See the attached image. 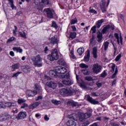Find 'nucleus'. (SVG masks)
<instances>
[{"label":"nucleus","mask_w":126,"mask_h":126,"mask_svg":"<svg viewBox=\"0 0 126 126\" xmlns=\"http://www.w3.org/2000/svg\"><path fill=\"white\" fill-rule=\"evenodd\" d=\"M67 69L63 66H58L55 68V70H50L49 71V75L51 77H56L59 76V74H64L67 72Z\"/></svg>","instance_id":"obj_1"},{"label":"nucleus","mask_w":126,"mask_h":126,"mask_svg":"<svg viewBox=\"0 0 126 126\" xmlns=\"http://www.w3.org/2000/svg\"><path fill=\"white\" fill-rule=\"evenodd\" d=\"M77 92V90L73 89H62L60 91L61 95L63 96H71L72 95H75Z\"/></svg>","instance_id":"obj_2"},{"label":"nucleus","mask_w":126,"mask_h":126,"mask_svg":"<svg viewBox=\"0 0 126 126\" xmlns=\"http://www.w3.org/2000/svg\"><path fill=\"white\" fill-rule=\"evenodd\" d=\"M68 118L70 119L67 123V126H76V123L74 121H77L78 120V115L73 113L72 115H69ZM73 120L74 121H73Z\"/></svg>","instance_id":"obj_3"},{"label":"nucleus","mask_w":126,"mask_h":126,"mask_svg":"<svg viewBox=\"0 0 126 126\" xmlns=\"http://www.w3.org/2000/svg\"><path fill=\"white\" fill-rule=\"evenodd\" d=\"M31 60L35 66H37V67H41L42 66V61L43 59L39 55L32 57Z\"/></svg>","instance_id":"obj_4"},{"label":"nucleus","mask_w":126,"mask_h":126,"mask_svg":"<svg viewBox=\"0 0 126 126\" xmlns=\"http://www.w3.org/2000/svg\"><path fill=\"white\" fill-rule=\"evenodd\" d=\"M59 53L58 50L55 49L52 51L51 54L48 56V60L50 62H54V61H58L59 60Z\"/></svg>","instance_id":"obj_5"},{"label":"nucleus","mask_w":126,"mask_h":126,"mask_svg":"<svg viewBox=\"0 0 126 126\" xmlns=\"http://www.w3.org/2000/svg\"><path fill=\"white\" fill-rule=\"evenodd\" d=\"M101 69L102 67L101 65H99L98 63H95L93 65V72L94 73H95L96 74H98V73L101 71Z\"/></svg>","instance_id":"obj_6"},{"label":"nucleus","mask_w":126,"mask_h":126,"mask_svg":"<svg viewBox=\"0 0 126 126\" xmlns=\"http://www.w3.org/2000/svg\"><path fill=\"white\" fill-rule=\"evenodd\" d=\"M44 11L46 13L47 17L48 18H54V14H53V12L50 9V8H45Z\"/></svg>","instance_id":"obj_7"},{"label":"nucleus","mask_w":126,"mask_h":126,"mask_svg":"<svg viewBox=\"0 0 126 126\" xmlns=\"http://www.w3.org/2000/svg\"><path fill=\"white\" fill-rule=\"evenodd\" d=\"M100 9L103 13L107 11L106 7V0H102L100 3Z\"/></svg>","instance_id":"obj_8"},{"label":"nucleus","mask_w":126,"mask_h":126,"mask_svg":"<svg viewBox=\"0 0 126 126\" xmlns=\"http://www.w3.org/2000/svg\"><path fill=\"white\" fill-rule=\"evenodd\" d=\"M27 117V114L25 111H21L19 112L18 116H17V119L18 120H23V119H25Z\"/></svg>","instance_id":"obj_9"},{"label":"nucleus","mask_w":126,"mask_h":126,"mask_svg":"<svg viewBox=\"0 0 126 126\" xmlns=\"http://www.w3.org/2000/svg\"><path fill=\"white\" fill-rule=\"evenodd\" d=\"M26 94L29 97H34L37 94V91L35 90H28L26 91Z\"/></svg>","instance_id":"obj_10"},{"label":"nucleus","mask_w":126,"mask_h":126,"mask_svg":"<svg viewBox=\"0 0 126 126\" xmlns=\"http://www.w3.org/2000/svg\"><path fill=\"white\" fill-rule=\"evenodd\" d=\"M87 100L90 103L94 105L99 104V101H96L95 99H93V98L91 97L90 95H87Z\"/></svg>","instance_id":"obj_11"},{"label":"nucleus","mask_w":126,"mask_h":126,"mask_svg":"<svg viewBox=\"0 0 126 126\" xmlns=\"http://www.w3.org/2000/svg\"><path fill=\"white\" fill-rule=\"evenodd\" d=\"M92 116V114H91V113L90 112H87L84 114L83 115L84 118L82 119V117L80 118V121L81 122H84L85 121V119H89V118H90Z\"/></svg>","instance_id":"obj_12"},{"label":"nucleus","mask_w":126,"mask_h":126,"mask_svg":"<svg viewBox=\"0 0 126 126\" xmlns=\"http://www.w3.org/2000/svg\"><path fill=\"white\" fill-rule=\"evenodd\" d=\"M46 85L50 88H52V89H56L57 88V83L54 82H48L46 83Z\"/></svg>","instance_id":"obj_13"},{"label":"nucleus","mask_w":126,"mask_h":126,"mask_svg":"<svg viewBox=\"0 0 126 126\" xmlns=\"http://www.w3.org/2000/svg\"><path fill=\"white\" fill-rule=\"evenodd\" d=\"M49 40L51 44H53V45H56L59 43V40L56 37H52Z\"/></svg>","instance_id":"obj_14"},{"label":"nucleus","mask_w":126,"mask_h":126,"mask_svg":"<svg viewBox=\"0 0 126 126\" xmlns=\"http://www.w3.org/2000/svg\"><path fill=\"white\" fill-rule=\"evenodd\" d=\"M90 59V50L87 51V54L84 57V62H88Z\"/></svg>","instance_id":"obj_15"},{"label":"nucleus","mask_w":126,"mask_h":126,"mask_svg":"<svg viewBox=\"0 0 126 126\" xmlns=\"http://www.w3.org/2000/svg\"><path fill=\"white\" fill-rule=\"evenodd\" d=\"M20 67V64L19 63H16L12 66V71H15L16 69H18Z\"/></svg>","instance_id":"obj_16"},{"label":"nucleus","mask_w":126,"mask_h":126,"mask_svg":"<svg viewBox=\"0 0 126 126\" xmlns=\"http://www.w3.org/2000/svg\"><path fill=\"white\" fill-rule=\"evenodd\" d=\"M110 28H111V26L110 25H108L104 27L102 31V34H106L107 32H109V29H110Z\"/></svg>","instance_id":"obj_17"},{"label":"nucleus","mask_w":126,"mask_h":126,"mask_svg":"<svg viewBox=\"0 0 126 126\" xmlns=\"http://www.w3.org/2000/svg\"><path fill=\"white\" fill-rule=\"evenodd\" d=\"M40 104H41L40 102H36L30 106V109H34V108L38 107Z\"/></svg>","instance_id":"obj_18"},{"label":"nucleus","mask_w":126,"mask_h":126,"mask_svg":"<svg viewBox=\"0 0 126 126\" xmlns=\"http://www.w3.org/2000/svg\"><path fill=\"white\" fill-rule=\"evenodd\" d=\"M13 50L15 52H17V53H21L22 52H23V50L21 49V47H14L13 48Z\"/></svg>","instance_id":"obj_19"},{"label":"nucleus","mask_w":126,"mask_h":126,"mask_svg":"<svg viewBox=\"0 0 126 126\" xmlns=\"http://www.w3.org/2000/svg\"><path fill=\"white\" fill-rule=\"evenodd\" d=\"M62 83L64 84V85H71L72 84V82H71V81L69 80H63L62 81Z\"/></svg>","instance_id":"obj_20"},{"label":"nucleus","mask_w":126,"mask_h":126,"mask_svg":"<svg viewBox=\"0 0 126 126\" xmlns=\"http://www.w3.org/2000/svg\"><path fill=\"white\" fill-rule=\"evenodd\" d=\"M103 22H104V19H103L98 20L95 23V25H96L97 28H100V27H101V26L102 25V23H103Z\"/></svg>","instance_id":"obj_21"},{"label":"nucleus","mask_w":126,"mask_h":126,"mask_svg":"<svg viewBox=\"0 0 126 126\" xmlns=\"http://www.w3.org/2000/svg\"><path fill=\"white\" fill-rule=\"evenodd\" d=\"M93 55L94 59H97L98 56H97V47H94L93 49Z\"/></svg>","instance_id":"obj_22"},{"label":"nucleus","mask_w":126,"mask_h":126,"mask_svg":"<svg viewBox=\"0 0 126 126\" xmlns=\"http://www.w3.org/2000/svg\"><path fill=\"white\" fill-rule=\"evenodd\" d=\"M58 63L60 65H65L66 63H65V61H64V60H63V59H60L58 61Z\"/></svg>","instance_id":"obj_23"},{"label":"nucleus","mask_w":126,"mask_h":126,"mask_svg":"<svg viewBox=\"0 0 126 126\" xmlns=\"http://www.w3.org/2000/svg\"><path fill=\"white\" fill-rule=\"evenodd\" d=\"M77 53L79 56H81L84 53V48L82 47L78 49Z\"/></svg>","instance_id":"obj_24"},{"label":"nucleus","mask_w":126,"mask_h":126,"mask_svg":"<svg viewBox=\"0 0 126 126\" xmlns=\"http://www.w3.org/2000/svg\"><path fill=\"white\" fill-rule=\"evenodd\" d=\"M51 102L54 105H60L62 102L60 100H57V99H52Z\"/></svg>","instance_id":"obj_25"},{"label":"nucleus","mask_w":126,"mask_h":126,"mask_svg":"<svg viewBox=\"0 0 126 126\" xmlns=\"http://www.w3.org/2000/svg\"><path fill=\"white\" fill-rule=\"evenodd\" d=\"M97 38L98 39V42H101V40L103 39V35L102 34V33L99 32L97 35Z\"/></svg>","instance_id":"obj_26"},{"label":"nucleus","mask_w":126,"mask_h":126,"mask_svg":"<svg viewBox=\"0 0 126 126\" xmlns=\"http://www.w3.org/2000/svg\"><path fill=\"white\" fill-rule=\"evenodd\" d=\"M19 34L20 36H21V37H22V38H24V39H26L27 38V37L26 36V33H25V32H19Z\"/></svg>","instance_id":"obj_27"},{"label":"nucleus","mask_w":126,"mask_h":126,"mask_svg":"<svg viewBox=\"0 0 126 126\" xmlns=\"http://www.w3.org/2000/svg\"><path fill=\"white\" fill-rule=\"evenodd\" d=\"M35 87L36 88V90H37V92H38V93H40V92H42V88H40L37 84H35Z\"/></svg>","instance_id":"obj_28"},{"label":"nucleus","mask_w":126,"mask_h":126,"mask_svg":"<svg viewBox=\"0 0 126 126\" xmlns=\"http://www.w3.org/2000/svg\"><path fill=\"white\" fill-rule=\"evenodd\" d=\"M8 1L12 9H14L15 6H14V4H13V0H8Z\"/></svg>","instance_id":"obj_29"},{"label":"nucleus","mask_w":126,"mask_h":126,"mask_svg":"<svg viewBox=\"0 0 126 126\" xmlns=\"http://www.w3.org/2000/svg\"><path fill=\"white\" fill-rule=\"evenodd\" d=\"M109 42L106 41L103 43V46L104 48V51H107V49H108V47H109Z\"/></svg>","instance_id":"obj_30"},{"label":"nucleus","mask_w":126,"mask_h":126,"mask_svg":"<svg viewBox=\"0 0 126 126\" xmlns=\"http://www.w3.org/2000/svg\"><path fill=\"white\" fill-rule=\"evenodd\" d=\"M70 38H71V39H74L76 37V32H71L69 35Z\"/></svg>","instance_id":"obj_31"},{"label":"nucleus","mask_w":126,"mask_h":126,"mask_svg":"<svg viewBox=\"0 0 126 126\" xmlns=\"http://www.w3.org/2000/svg\"><path fill=\"white\" fill-rule=\"evenodd\" d=\"M62 77V78H65V79H69V78H70V74H69V73H67Z\"/></svg>","instance_id":"obj_32"},{"label":"nucleus","mask_w":126,"mask_h":126,"mask_svg":"<svg viewBox=\"0 0 126 126\" xmlns=\"http://www.w3.org/2000/svg\"><path fill=\"white\" fill-rule=\"evenodd\" d=\"M69 104L72 106V107H76L77 106V103L74 101H68Z\"/></svg>","instance_id":"obj_33"},{"label":"nucleus","mask_w":126,"mask_h":126,"mask_svg":"<svg viewBox=\"0 0 126 126\" xmlns=\"http://www.w3.org/2000/svg\"><path fill=\"white\" fill-rule=\"evenodd\" d=\"M41 2L45 5H48L50 3V0H41Z\"/></svg>","instance_id":"obj_34"},{"label":"nucleus","mask_w":126,"mask_h":126,"mask_svg":"<svg viewBox=\"0 0 126 126\" xmlns=\"http://www.w3.org/2000/svg\"><path fill=\"white\" fill-rule=\"evenodd\" d=\"M25 102H26V100L23 98H20L18 99L17 102L19 104H22V103H24Z\"/></svg>","instance_id":"obj_35"},{"label":"nucleus","mask_w":126,"mask_h":126,"mask_svg":"<svg viewBox=\"0 0 126 126\" xmlns=\"http://www.w3.org/2000/svg\"><path fill=\"white\" fill-rule=\"evenodd\" d=\"M79 66L80 67H81V68H88V65L83 63L80 64Z\"/></svg>","instance_id":"obj_36"},{"label":"nucleus","mask_w":126,"mask_h":126,"mask_svg":"<svg viewBox=\"0 0 126 126\" xmlns=\"http://www.w3.org/2000/svg\"><path fill=\"white\" fill-rule=\"evenodd\" d=\"M14 30H13V34L14 36H16L17 35V33L16 32H17V27L16 26H14Z\"/></svg>","instance_id":"obj_37"},{"label":"nucleus","mask_w":126,"mask_h":126,"mask_svg":"<svg viewBox=\"0 0 126 126\" xmlns=\"http://www.w3.org/2000/svg\"><path fill=\"white\" fill-rule=\"evenodd\" d=\"M82 72H83V74L85 75H89V71L87 69H83L82 70Z\"/></svg>","instance_id":"obj_38"},{"label":"nucleus","mask_w":126,"mask_h":126,"mask_svg":"<svg viewBox=\"0 0 126 126\" xmlns=\"http://www.w3.org/2000/svg\"><path fill=\"white\" fill-rule=\"evenodd\" d=\"M114 36L115 38L117 39L118 44H120V37L119 36V34L117 33H115Z\"/></svg>","instance_id":"obj_39"},{"label":"nucleus","mask_w":126,"mask_h":126,"mask_svg":"<svg viewBox=\"0 0 126 126\" xmlns=\"http://www.w3.org/2000/svg\"><path fill=\"white\" fill-rule=\"evenodd\" d=\"M75 23H77V19L76 18H75L71 20V25L73 24H75Z\"/></svg>","instance_id":"obj_40"},{"label":"nucleus","mask_w":126,"mask_h":126,"mask_svg":"<svg viewBox=\"0 0 126 126\" xmlns=\"http://www.w3.org/2000/svg\"><path fill=\"white\" fill-rule=\"evenodd\" d=\"M21 73H22V72H17L12 75V77H17V76H18L19 74H21Z\"/></svg>","instance_id":"obj_41"},{"label":"nucleus","mask_w":126,"mask_h":126,"mask_svg":"<svg viewBox=\"0 0 126 126\" xmlns=\"http://www.w3.org/2000/svg\"><path fill=\"white\" fill-rule=\"evenodd\" d=\"M4 121H6L5 118L4 117V115H2L0 116V122H4Z\"/></svg>","instance_id":"obj_42"},{"label":"nucleus","mask_w":126,"mask_h":126,"mask_svg":"<svg viewBox=\"0 0 126 126\" xmlns=\"http://www.w3.org/2000/svg\"><path fill=\"white\" fill-rule=\"evenodd\" d=\"M100 77H106L107 76V72H106V71L104 70L103 72H102L100 75Z\"/></svg>","instance_id":"obj_43"},{"label":"nucleus","mask_w":126,"mask_h":126,"mask_svg":"<svg viewBox=\"0 0 126 126\" xmlns=\"http://www.w3.org/2000/svg\"><path fill=\"white\" fill-rule=\"evenodd\" d=\"M27 107H28V104L24 102V103H23L22 105L21 106V109H24L25 108H27Z\"/></svg>","instance_id":"obj_44"},{"label":"nucleus","mask_w":126,"mask_h":126,"mask_svg":"<svg viewBox=\"0 0 126 126\" xmlns=\"http://www.w3.org/2000/svg\"><path fill=\"white\" fill-rule=\"evenodd\" d=\"M85 80H87V81H92L93 80V78L90 76H87L85 77Z\"/></svg>","instance_id":"obj_45"},{"label":"nucleus","mask_w":126,"mask_h":126,"mask_svg":"<svg viewBox=\"0 0 126 126\" xmlns=\"http://www.w3.org/2000/svg\"><path fill=\"white\" fill-rule=\"evenodd\" d=\"M25 70H27V72H30V66L29 65H26L25 67L24 68Z\"/></svg>","instance_id":"obj_46"},{"label":"nucleus","mask_w":126,"mask_h":126,"mask_svg":"<svg viewBox=\"0 0 126 126\" xmlns=\"http://www.w3.org/2000/svg\"><path fill=\"white\" fill-rule=\"evenodd\" d=\"M89 12H90V13H94V14H97V11L93 9H90Z\"/></svg>","instance_id":"obj_47"},{"label":"nucleus","mask_w":126,"mask_h":126,"mask_svg":"<svg viewBox=\"0 0 126 126\" xmlns=\"http://www.w3.org/2000/svg\"><path fill=\"white\" fill-rule=\"evenodd\" d=\"M52 27L55 28V29H58V25H57V24H56V22H55V21H53L52 22Z\"/></svg>","instance_id":"obj_48"},{"label":"nucleus","mask_w":126,"mask_h":126,"mask_svg":"<svg viewBox=\"0 0 126 126\" xmlns=\"http://www.w3.org/2000/svg\"><path fill=\"white\" fill-rule=\"evenodd\" d=\"M96 28H97V27L96 26H94L92 29L91 30L93 31V33H96Z\"/></svg>","instance_id":"obj_49"},{"label":"nucleus","mask_w":126,"mask_h":126,"mask_svg":"<svg viewBox=\"0 0 126 126\" xmlns=\"http://www.w3.org/2000/svg\"><path fill=\"white\" fill-rule=\"evenodd\" d=\"M122 58V55L119 54L118 56H117V57L115 59L116 62H119L120 61V59Z\"/></svg>","instance_id":"obj_50"},{"label":"nucleus","mask_w":126,"mask_h":126,"mask_svg":"<svg viewBox=\"0 0 126 126\" xmlns=\"http://www.w3.org/2000/svg\"><path fill=\"white\" fill-rule=\"evenodd\" d=\"M70 56L73 59H75V56H74V54H73V51H71L70 52Z\"/></svg>","instance_id":"obj_51"},{"label":"nucleus","mask_w":126,"mask_h":126,"mask_svg":"<svg viewBox=\"0 0 126 126\" xmlns=\"http://www.w3.org/2000/svg\"><path fill=\"white\" fill-rule=\"evenodd\" d=\"M14 39H15V37H12L8 39L7 40V43H9L10 42H12V41H14Z\"/></svg>","instance_id":"obj_52"},{"label":"nucleus","mask_w":126,"mask_h":126,"mask_svg":"<svg viewBox=\"0 0 126 126\" xmlns=\"http://www.w3.org/2000/svg\"><path fill=\"white\" fill-rule=\"evenodd\" d=\"M115 68H116V64H115V63H113L111 67V71L112 72H114V71H115Z\"/></svg>","instance_id":"obj_53"},{"label":"nucleus","mask_w":126,"mask_h":126,"mask_svg":"<svg viewBox=\"0 0 126 126\" xmlns=\"http://www.w3.org/2000/svg\"><path fill=\"white\" fill-rule=\"evenodd\" d=\"M4 116L6 121V120H8V119H9V118H10V115L9 114H4Z\"/></svg>","instance_id":"obj_54"},{"label":"nucleus","mask_w":126,"mask_h":126,"mask_svg":"<svg viewBox=\"0 0 126 126\" xmlns=\"http://www.w3.org/2000/svg\"><path fill=\"white\" fill-rule=\"evenodd\" d=\"M34 3L35 4H36L38 5V4H40V3L41 2V0H34Z\"/></svg>","instance_id":"obj_55"},{"label":"nucleus","mask_w":126,"mask_h":126,"mask_svg":"<svg viewBox=\"0 0 126 126\" xmlns=\"http://www.w3.org/2000/svg\"><path fill=\"white\" fill-rule=\"evenodd\" d=\"M44 119L45 121H49V120H50V118L49 117H48V115H45Z\"/></svg>","instance_id":"obj_56"},{"label":"nucleus","mask_w":126,"mask_h":126,"mask_svg":"<svg viewBox=\"0 0 126 126\" xmlns=\"http://www.w3.org/2000/svg\"><path fill=\"white\" fill-rule=\"evenodd\" d=\"M58 85L59 87H63L64 84L63 83H58Z\"/></svg>","instance_id":"obj_57"},{"label":"nucleus","mask_w":126,"mask_h":126,"mask_svg":"<svg viewBox=\"0 0 126 126\" xmlns=\"http://www.w3.org/2000/svg\"><path fill=\"white\" fill-rule=\"evenodd\" d=\"M120 43H121V45H123V37H122L121 34H120Z\"/></svg>","instance_id":"obj_58"},{"label":"nucleus","mask_w":126,"mask_h":126,"mask_svg":"<svg viewBox=\"0 0 126 126\" xmlns=\"http://www.w3.org/2000/svg\"><path fill=\"white\" fill-rule=\"evenodd\" d=\"M96 84L98 87H101V86H102V83H101L96 82Z\"/></svg>","instance_id":"obj_59"},{"label":"nucleus","mask_w":126,"mask_h":126,"mask_svg":"<svg viewBox=\"0 0 126 126\" xmlns=\"http://www.w3.org/2000/svg\"><path fill=\"white\" fill-rule=\"evenodd\" d=\"M13 113H14V114H16V113H17V108H14L12 110Z\"/></svg>","instance_id":"obj_60"},{"label":"nucleus","mask_w":126,"mask_h":126,"mask_svg":"<svg viewBox=\"0 0 126 126\" xmlns=\"http://www.w3.org/2000/svg\"><path fill=\"white\" fill-rule=\"evenodd\" d=\"M36 101H39V100H42V96L39 95L37 97V98L35 99Z\"/></svg>","instance_id":"obj_61"},{"label":"nucleus","mask_w":126,"mask_h":126,"mask_svg":"<svg viewBox=\"0 0 126 126\" xmlns=\"http://www.w3.org/2000/svg\"><path fill=\"white\" fill-rule=\"evenodd\" d=\"M9 55H10L11 57H14V52H13V51H10Z\"/></svg>","instance_id":"obj_62"},{"label":"nucleus","mask_w":126,"mask_h":126,"mask_svg":"<svg viewBox=\"0 0 126 126\" xmlns=\"http://www.w3.org/2000/svg\"><path fill=\"white\" fill-rule=\"evenodd\" d=\"M6 105L7 106V107H8V108H10V107H11V102H7L6 103Z\"/></svg>","instance_id":"obj_63"},{"label":"nucleus","mask_w":126,"mask_h":126,"mask_svg":"<svg viewBox=\"0 0 126 126\" xmlns=\"http://www.w3.org/2000/svg\"><path fill=\"white\" fill-rule=\"evenodd\" d=\"M71 28L73 30V31H76V28L75 26H72Z\"/></svg>","instance_id":"obj_64"}]
</instances>
